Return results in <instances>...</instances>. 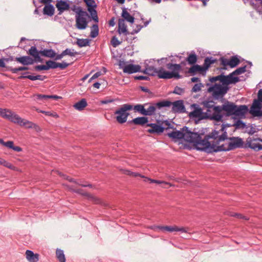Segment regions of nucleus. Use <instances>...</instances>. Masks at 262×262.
I'll return each mask as SVG.
<instances>
[{
  "mask_svg": "<svg viewBox=\"0 0 262 262\" xmlns=\"http://www.w3.org/2000/svg\"><path fill=\"white\" fill-rule=\"evenodd\" d=\"M194 118L196 123L198 121L203 119H210L214 121L216 126L213 136L216 137L218 141H224L227 139L226 128L234 127L236 129H244L247 128L245 123L241 118H246V116H189Z\"/></svg>",
  "mask_w": 262,
  "mask_h": 262,
  "instance_id": "nucleus-1",
  "label": "nucleus"
},
{
  "mask_svg": "<svg viewBox=\"0 0 262 262\" xmlns=\"http://www.w3.org/2000/svg\"><path fill=\"white\" fill-rule=\"evenodd\" d=\"M167 136L173 142L183 140L193 143L198 150L205 151L206 136L202 139L201 135L191 131L187 126H184L180 130H174L167 134Z\"/></svg>",
  "mask_w": 262,
  "mask_h": 262,
  "instance_id": "nucleus-2",
  "label": "nucleus"
},
{
  "mask_svg": "<svg viewBox=\"0 0 262 262\" xmlns=\"http://www.w3.org/2000/svg\"><path fill=\"white\" fill-rule=\"evenodd\" d=\"M214 130L206 136L205 152L211 153L220 151H229L237 148H244V143L239 137H231L229 139L227 146L224 145H219L221 141H218L215 136H213Z\"/></svg>",
  "mask_w": 262,
  "mask_h": 262,
  "instance_id": "nucleus-3",
  "label": "nucleus"
},
{
  "mask_svg": "<svg viewBox=\"0 0 262 262\" xmlns=\"http://www.w3.org/2000/svg\"><path fill=\"white\" fill-rule=\"evenodd\" d=\"M170 103L168 101H161L150 104L147 109H145L144 107L147 105V103L144 105L138 104L135 105L128 103L124 104L115 112V115H129L126 113V111L132 110H133L135 113H138L141 115H155V112L156 109L160 110L162 107L169 106Z\"/></svg>",
  "mask_w": 262,
  "mask_h": 262,
  "instance_id": "nucleus-4",
  "label": "nucleus"
},
{
  "mask_svg": "<svg viewBox=\"0 0 262 262\" xmlns=\"http://www.w3.org/2000/svg\"><path fill=\"white\" fill-rule=\"evenodd\" d=\"M183 62L181 64H177L173 63H167L166 65V68L171 72L167 71L163 68H160L159 72L158 77L161 79H169L172 78L180 79L182 76L180 75V72L182 69L181 64H184Z\"/></svg>",
  "mask_w": 262,
  "mask_h": 262,
  "instance_id": "nucleus-5",
  "label": "nucleus"
},
{
  "mask_svg": "<svg viewBox=\"0 0 262 262\" xmlns=\"http://www.w3.org/2000/svg\"><path fill=\"white\" fill-rule=\"evenodd\" d=\"M229 90L228 86L215 83L208 89V92L212 93V95L215 99H219L223 98Z\"/></svg>",
  "mask_w": 262,
  "mask_h": 262,
  "instance_id": "nucleus-6",
  "label": "nucleus"
},
{
  "mask_svg": "<svg viewBox=\"0 0 262 262\" xmlns=\"http://www.w3.org/2000/svg\"><path fill=\"white\" fill-rule=\"evenodd\" d=\"M86 15H88L87 13L79 8V12L76 16V26L77 29L83 30L86 28L88 22L84 17Z\"/></svg>",
  "mask_w": 262,
  "mask_h": 262,
  "instance_id": "nucleus-7",
  "label": "nucleus"
},
{
  "mask_svg": "<svg viewBox=\"0 0 262 262\" xmlns=\"http://www.w3.org/2000/svg\"><path fill=\"white\" fill-rule=\"evenodd\" d=\"M261 140L260 138L249 137L246 140L244 148H250L255 151H259L262 149V145L259 143V141H260Z\"/></svg>",
  "mask_w": 262,
  "mask_h": 262,
  "instance_id": "nucleus-8",
  "label": "nucleus"
},
{
  "mask_svg": "<svg viewBox=\"0 0 262 262\" xmlns=\"http://www.w3.org/2000/svg\"><path fill=\"white\" fill-rule=\"evenodd\" d=\"M120 69H122L124 73L133 74L138 72H141V67L139 65L129 64L126 65L124 61H120Z\"/></svg>",
  "mask_w": 262,
  "mask_h": 262,
  "instance_id": "nucleus-9",
  "label": "nucleus"
},
{
  "mask_svg": "<svg viewBox=\"0 0 262 262\" xmlns=\"http://www.w3.org/2000/svg\"><path fill=\"white\" fill-rule=\"evenodd\" d=\"M221 82L222 85H227L232 84L236 83L239 81L240 79L238 77H234L232 73H230L228 75L225 76L223 73L221 74Z\"/></svg>",
  "mask_w": 262,
  "mask_h": 262,
  "instance_id": "nucleus-10",
  "label": "nucleus"
},
{
  "mask_svg": "<svg viewBox=\"0 0 262 262\" xmlns=\"http://www.w3.org/2000/svg\"><path fill=\"white\" fill-rule=\"evenodd\" d=\"M168 101V100H167ZM169 106H167V107H169L171 104L172 105V111L174 113H187V112L185 111V106L184 105V101L182 100H179L174 101L173 102H171ZM165 106L162 107L160 109H161L162 107H165Z\"/></svg>",
  "mask_w": 262,
  "mask_h": 262,
  "instance_id": "nucleus-11",
  "label": "nucleus"
},
{
  "mask_svg": "<svg viewBox=\"0 0 262 262\" xmlns=\"http://www.w3.org/2000/svg\"><path fill=\"white\" fill-rule=\"evenodd\" d=\"M3 117L15 124H17L20 126H23L26 127L27 122L28 120L23 119L19 116H2Z\"/></svg>",
  "mask_w": 262,
  "mask_h": 262,
  "instance_id": "nucleus-12",
  "label": "nucleus"
},
{
  "mask_svg": "<svg viewBox=\"0 0 262 262\" xmlns=\"http://www.w3.org/2000/svg\"><path fill=\"white\" fill-rule=\"evenodd\" d=\"M249 113L250 115H262V102L254 99Z\"/></svg>",
  "mask_w": 262,
  "mask_h": 262,
  "instance_id": "nucleus-13",
  "label": "nucleus"
},
{
  "mask_svg": "<svg viewBox=\"0 0 262 262\" xmlns=\"http://www.w3.org/2000/svg\"><path fill=\"white\" fill-rule=\"evenodd\" d=\"M146 126L150 128L147 129V132L150 134H160L163 133L165 127L156 123H147Z\"/></svg>",
  "mask_w": 262,
  "mask_h": 262,
  "instance_id": "nucleus-14",
  "label": "nucleus"
},
{
  "mask_svg": "<svg viewBox=\"0 0 262 262\" xmlns=\"http://www.w3.org/2000/svg\"><path fill=\"white\" fill-rule=\"evenodd\" d=\"M59 98H60V97L57 95H46L42 94H36L34 95V100L39 103H46L50 99L57 100Z\"/></svg>",
  "mask_w": 262,
  "mask_h": 262,
  "instance_id": "nucleus-15",
  "label": "nucleus"
},
{
  "mask_svg": "<svg viewBox=\"0 0 262 262\" xmlns=\"http://www.w3.org/2000/svg\"><path fill=\"white\" fill-rule=\"evenodd\" d=\"M236 105L231 102L226 100L222 105L223 111L226 112V115H232L235 113Z\"/></svg>",
  "mask_w": 262,
  "mask_h": 262,
  "instance_id": "nucleus-16",
  "label": "nucleus"
},
{
  "mask_svg": "<svg viewBox=\"0 0 262 262\" xmlns=\"http://www.w3.org/2000/svg\"><path fill=\"white\" fill-rule=\"evenodd\" d=\"M56 7L59 11L58 15H61L64 11L69 9L70 5L67 2L64 0H57Z\"/></svg>",
  "mask_w": 262,
  "mask_h": 262,
  "instance_id": "nucleus-17",
  "label": "nucleus"
},
{
  "mask_svg": "<svg viewBox=\"0 0 262 262\" xmlns=\"http://www.w3.org/2000/svg\"><path fill=\"white\" fill-rule=\"evenodd\" d=\"M28 54L34 57V61L42 62V59L40 57V51H38L35 46H32L28 51Z\"/></svg>",
  "mask_w": 262,
  "mask_h": 262,
  "instance_id": "nucleus-18",
  "label": "nucleus"
},
{
  "mask_svg": "<svg viewBox=\"0 0 262 262\" xmlns=\"http://www.w3.org/2000/svg\"><path fill=\"white\" fill-rule=\"evenodd\" d=\"M190 112L188 115H210L207 113H204L200 106L196 103H193L190 106Z\"/></svg>",
  "mask_w": 262,
  "mask_h": 262,
  "instance_id": "nucleus-19",
  "label": "nucleus"
},
{
  "mask_svg": "<svg viewBox=\"0 0 262 262\" xmlns=\"http://www.w3.org/2000/svg\"><path fill=\"white\" fill-rule=\"evenodd\" d=\"M15 61H16L24 66L32 64L34 62V60L29 56H24L19 57H16Z\"/></svg>",
  "mask_w": 262,
  "mask_h": 262,
  "instance_id": "nucleus-20",
  "label": "nucleus"
},
{
  "mask_svg": "<svg viewBox=\"0 0 262 262\" xmlns=\"http://www.w3.org/2000/svg\"><path fill=\"white\" fill-rule=\"evenodd\" d=\"M159 71L160 69L157 70L154 67L150 66L148 64H146L145 69L143 71H141V72L148 75L155 76L157 75L158 76Z\"/></svg>",
  "mask_w": 262,
  "mask_h": 262,
  "instance_id": "nucleus-21",
  "label": "nucleus"
},
{
  "mask_svg": "<svg viewBox=\"0 0 262 262\" xmlns=\"http://www.w3.org/2000/svg\"><path fill=\"white\" fill-rule=\"evenodd\" d=\"M39 254L34 253V252L29 250L26 251V257L29 262H38L39 260Z\"/></svg>",
  "mask_w": 262,
  "mask_h": 262,
  "instance_id": "nucleus-22",
  "label": "nucleus"
},
{
  "mask_svg": "<svg viewBox=\"0 0 262 262\" xmlns=\"http://www.w3.org/2000/svg\"><path fill=\"white\" fill-rule=\"evenodd\" d=\"M248 112H249V110L246 105H236L235 113L232 115H246Z\"/></svg>",
  "mask_w": 262,
  "mask_h": 262,
  "instance_id": "nucleus-23",
  "label": "nucleus"
},
{
  "mask_svg": "<svg viewBox=\"0 0 262 262\" xmlns=\"http://www.w3.org/2000/svg\"><path fill=\"white\" fill-rule=\"evenodd\" d=\"M28 73H29L26 72V73H23V75L19 76L18 77V78L19 79L27 78L31 80L34 81L36 80H43L45 79V78L46 77L45 76H42L41 75H36V76L26 75V74Z\"/></svg>",
  "mask_w": 262,
  "mask_h": 262,
  "instance_id": "nucleus-24",
  "label": "nucleus"
},
{
  "mask_svg": "<svg viewBox=\"0 0 262 262\" xmlns=\"http://www.w3.org/2000/svg\"><path fill=\"white\" fill-rule=\"evenodd\" d=\"M118 33L120 34L123 33L126 35L129 34V32L126 29V26L124 24V19L122 18L118 19Z\"/></svg>",
  "mask_w": 262,
  "mask_h": 262,
  "instance_id": "nucleus-25",
  "label": "nucleus"
},
{
  "mask_svg": "<svg viewBox=\"0 0 262 262\" xmlns=\"http://www.w3.org/2000/svg\"><path fill=\"white\" fill-rule=\"evenodd\" d=\"M122 9L121 16L123 18L124 20H125L129 23H133L135 20L134 17L130 15L126 8L122 7Z\"/></svg>",
  "mask_w": 262,
  "mask_h": 262,
  "instance_id": "nucleus-26",
  "label": "nucleus"
},
{
  "mask_svg": "<svg viewBox=\"0 0 262 262\" xmlns=\"http://www.w3.org/2000/svg\"><path fill=\"white\" fill-rule=\"evenodd\" d=\"M216 60L213 59L212 57H207L204 60V62L202 68L205 72L210 67L211 64H213L216 62Z\"/></svg>",
  "mask_w": 262,
  "mask_h": 262,
  "instance_id": "nucleus-27",
  "label": "nucleus"
},
{
  "mask_svg": "<svg viewBox=\"0 0 262 262\" xmlns=\"http://www.w3.org/2000/svg\"><path fill=\"white\" fill-rule=\"evenodd\" d=\"M40 55L49 58H54L56 55L55 51L53 49H44L40 51Z\"/></svg>",
  "mask_w": 262,
  "mask_h": 262,
  "instance_id": "nucleus-28",
  "label": "nucleus"
},
{
  "mask_svg": "<svg viewBox=\"0 0 262 262\" xmlns=\"http://www.w3.org/2000/svg\"><path fill=\"white\" fill-rule=\"evenodd\" d=\"M55 9L52 4H48L46 5L43 9V13L44 14L51 16L54 13Z\"/></svg>",
  "mask_w": 262,
  "mask_h": 262,
  "instance_id": "nucleus-29",
  "label": "nucleus"
},
{
  "mask_svg": "<svg viewBox=\"0 0 262 262\" xmlns=\"http://www.w3.org/2000/svg\"><path fill=\"white\" fill-rule=\"evenodd\" d=\"M87 105V102L85 99H82L74 105L75 109L81 111Z\"/></svg>",
  "mask_w": 262,
  "mask_h": 262,
  "instance_id": "nucleus-30",
  "label": "nucleus"
},
{
  "mask_svg": "<svg viewBox=\"0 0 262 262\" xmlns=\"http://www.w3.org/2000/svg\"><path fill=\"white\" fill-rule=\"evenodd\" d=\"M196 72H204L202 67L195 64L192 66L188 70V73L191 74L192 75L195 74Z\"/></svg>",
  "mask_w": 262,
  "mask_h": 262,
  "instance_id": "nucleus-31",
  "label": "nucleus"
},
{
  "mask_svg": "<svg viewBox=\"0 0 262 262\" xmlns=\"http://www.w3.org/2000/svg\"><path fill=\"white\" fill-rule=\"evenodd\" d=\"M132 121L135 124L144 125L148 122V118L145 117H140L134 119Z\"/></svg>",
  "mask_w": 262,
  "mask_h": 262,
  "instance_id": "nucleus-32",
  "label": "nucleus"
},
{
  "mask_svg": "<svg viewBox=\"0 0 262 262\" xmlns=\"http://www.w3.org/2000/svg\"><path fill=\"white\" fill-rule=\"evenodd\" d=\"M90 40L89 39H80L77 40L76 43L80 48L88 46L90 45Z\"/></svg>",
  "mask_w": 262,
  "mask_h": 262,
  "instance_id": "nucleus-33",
  "label": "nucleus"
},
{
  "mask_svg": "<svg viewBox=\"0 0 262 262\" xmlns=\"http://www.w3.org/2000/svg\"><path fill=\"white\" fill-rule=\"evenodd\" d=\"M99 33V28L97 24L93 25L91 28V31L90 33V36L94 38L96 37Z\"/></svg>",
  "mask_w": 262,
  "mask_h": 262,
  "instance_id": "nucleus-34",
  "label": "nucleus"
},
{
  "mask_svg": "<svg viewBox=\"0 0 262 262\" xmlns=\"http://www.w3.org/2000/svg\"><path fill=\"white\" fill-rule=\"evenodd\" d=\"M239 63V60L236 56H233L229 61V66L233 68Z\"/></svg>",
  "mask_w": 262,
  "mask_h": 262,
  "instance_id": "nucleus-35",
  "label": "nucleus"
},
{
  "mask_svg": "<svg viewBox=\"0 0 262 262\" xmlns=\"http://www.w3.org/2000/svg\"><path fill=\"white\" fill-rule=\"evenodd\" d=\"M56 256L60 262H66V258L63 250L57 249L56 250Z\"/></svg>",
  "mask_w": 262,
  "mask_h": 262,
  "instance_id": "nucleus-36",
  "label": "nucleus"
},
{
  "mask_svg": "<svg viewBox=\"0 0 262 262\" xmlns=\"http://www.w3.org/2000/svg\"><path fill=\"white\" fill-rule=\"evenodd\" d=\"M209 109H212L213 111V113L212 115H221L220 113L223 111V108H222V105L220 106H211L209 107Z\"/></svg>",
  "mask_w": 262,
  "mask_h": 262,
  "instance_id": "nucleus-37",
  "label": "nucleus"
},
{
  "mask_svg": "<svg viewBox=\"0 0 262 262\" xmlns=\"http://www.w3.org/2000/svg\"><path fill=\"white\" fill-rule=\"evenodd\" d=\"M29 69V68L27 67H19L18 68H12V67H8V70L11 72L12 73L15 74L18 71H25V70H28Z\"/></svg>",
  "mask_w": 262,
  "mask_h": 262,
  "instance_id": "nucleus-38",
  "label": "nucleus"
},
{
  "mask_svg": "<svg viewBox=\"0 0 262 262\" xmlns=\"http://www.w3.org/2000/svg\"><path fill=\"white\" fill-rule=\"evenodd\" d=\"M156 228L161 229V230H164L168 232H173V231H177V226H157L156 227Z\"/></svg>",
  "mask_w": 262,
  "mask_h": 262,
  "instance_id": "nucleus-39",
  "label": "nucleus"
},
{
  "mask_svg": "<svg viewBox=\"0 0 262 262\" xmlns=\"http://www.w3.org/2000/svg\"><path fill=\"white\" fill-rule=\"evenodd\" d=\"M188 63L194 64L197 61V56L195 53L190 54L186 59Z\"/></svg>",
  "mask_w": 262,
  "mask_h": 262,
  "instance_id": "nucleus-40",
  "label": "nucleus"
},
{
  "mask_svg": "<svg viewBox=\"0 0 262 262\" xmlns=\"http://www.w3.org/2000/svg\"><path fill=\"white\" fill-rule=\"evenodd\" d=\"M64 56L69 55L71 57L75 56L78 54V53L74 51V49H66L65 50L62 51Z\"/></svg>",
  "mask_w": 262,
  "mask_h": 262,
  "instance_id": "nucleus-41",
  "label": "nucleus"
},
{
  "mask_svg": "<svg viewBox=\"0 0 262 262\" xmlns=\"http://www.w3.org/2000/svg\"><path fill=\"white\" fill-rule=\"evenodd\" d=\"M27 126L26 128H34L37 132H39L41 131V129L39 126L37 124L33 123L31 121H28L27 122Z\"/></svg>",
  "mask_w": 262,
  "mask_h": 262,
  "instance_id": "nucleus-42",
  "label": "nucleus"
},
{
  "mask_svg": "<svg viewBox=\"0 0 262 262\" xmlns=\"http://www.w3.org/2000/svg\"><path fill=\"white\" fill-rule=\"evenodd\" d=\"M160 61H161L164 62H168V63H176V62H177L176 58L173 56H169L168 57L162 58L160 60H158V62H159Z\"/></svg>",
  "mask_w": 262,
  "mask_h": 262,
  "instance_id": "nucleus-43",
  "label": "nucleus"
},
{
  "mask_svg": "<svg viewBox=\"0 0 262 262\" xmlns=\"http://www.w3.org/2000/svg\"><path fill=\"white\" fill-rule=\"evenodd\" d=\"M246 67H247V66H246V65L243 67H239V68L236 69L234 71H233L231 73L233 76L234 75H240V74H243L246 71Z\"/></svg>",
  "mask_w": 262,
  "mask_h": 262,
  "instance_id": "nucleus-44",
  "label": "nucleus"
},
{
  "mask_svg": "<svg viewBox=\"0 0 262 262\" xmlns=\"http://www.w3.org/2000/svg\"><path fill=\"white\" fill-rule=\"evenodd\" d=\"M8 148L12 149L13 150L17 152L22 151V148L19 146H14V143L13 141H10L9 144H7Z\"/></svg>",
  "mask_w": 262,
  "mask_h": 262,
  "instance_id": "nucleus-45",
  "label": "nucleus"
},
{
  "mask_svg": "<svg viewBox=\"0 0 262 262\" xmlns=\"http://www.w3.org/2000/svg\"><path fill=\"white\" fill-rule=\"evenodd\" d=\"M46 64L48 67V69H54L57 68V62L53 60H48L46 61Z\"/></svg>",
  "mask_w": 262,
  "mask_h": 262,
  "instance_id": "nucleus-46",
  "label": "nucleus"
},
{
  "mask_svg": "<svg viewBox=\"0 0 262 262\" xmlns=\"http://www.w3.org/2000/svg\"><path fill=\"white\" fill-rule=\"evenodd\" d=\"M203 84L200 82L199 83H196L194 85L193 88H192L191 92L196 93L201 91V88L203 87Z\"/></svg>",
  "mask_w": 262,
  "mask_h": 262,
  "instance_id": "nucleus-47",
  "label": "nucleus"
},
{
  "mask_svg": "<svg viewBox=\"0 0 262 262\" xmlns=\"http://www.w3.org/2000/svg\"><path fill=\"white\" fill-rule=\"evenodd\" d=\"M147 180H148V181H149V182L150 183H156V184H166V185H168L170 186H172V185L171 184H170V183H169L168 182H166L162 181L154 180V179H148Z\"/></svg>",
  "mask_w": 262,
  "mask_h": 262,
  "instance_id": "nucleus-48",
  "label": "nucleus"
},
{
  "mask_svg": "<svg viewBox=\"0 0 262 262\" xmlns=\"http://www.w3.org/2000/svg\"><path fill=\"white\" fill-rule=\"evenodd\" d=\"M121 43V41L118 40V38L115 36H113L111 39V44L113 47L116 48Z\"/></svg>",
  "mask_w": 262,
  "mask_h": 262,
  "instance_id": "nucleus-49",
  "label": "nucleus"
},
{
  "mask_svg": "<svg viewBox=\"0 0 262 262\" xmlns=\"http://www.w3.org/2000/svg\"><path fill=\"white\" fill-rule=\"evenodd\" d=\"M0 115H15L9 109L0 108Z\"/></svg>",
  "mask_w": 262,
  "mask_h": 262,
  "instance_id": "nucleus-50",
  "label": "nucleus"
},
{
  "mask_svg": "<svg viewBox=\"0 0 262 262\" xmlns=\"http://www.w3.org/2000/svg\"><path fill=\"white\" fill-rule=\"evenodd\" d=\"M127 116H117L116 120L118 122L123 123L126 121Z\"/></svg>",
  "mask_w": 262,
  "mask_h": 262,
  "instance_id": "nucleus-51",
  "label": "nucleus"
},
{
  "mask_svg": "<svg viewBox=\"0 0 262 262\" xmlns=\"http://www.w3.org/2000/svg\"><path fill=\"white\" fill-rule=\"evenodd\" d=\"M83 1L85 3L88 8L97 7L94 0H83Z\"/></svg>",
  "mask_w": 262,
  "mask_h": 262,
  "instance_id": "nucleus-52",
  "label": "nucleus"
},
{
  "mask_svg": "<svg viewBox=\"0 0 262 262\" xmlns=\"http://www.w3.org/2000/svg\"><path fill=\"white\" fill-rule=\"evenodd\" d=\"M184 92V90L183 88L179 87L178 86L174 88L173 93L178 95H182Z\"/></svg>",
  "mask_w": 262,
  "mask_h": 262,
  "instance_id": "nucleus-53",
  "label": "nucleus"
},
{
  "mask_svg": "<svg viewBox=\"0 0 262 262\" xmlns=\"http://www.w3.org/2000/svg\"><path fill=\"white\" fill-rule=\"evenodd\" d=\"M229 215L231 216H234L239 219H244L245 220H248L246 217L239 213L230 212Z\"/></svg>",
  "mask_w": 262,
  "mask_h": 262,
  "instance_id": "nucleus-54",
  "label": "nucleus"
},
{
  "mask_svg": "<svg viewBox=\"0 0 262 262\" xmlns=\"http://www.w3.org/2000/svg\"><path fill=\"white\" fill-rule=\"evenodd\" d=\"M36 71L48 70L47 64L46 65H38L34 68Z\"/></svg>",
  "mask_w": 262,
  "mask_h": 262,
  "instance_id": "nucleus-55",
  "label": "nucleus"
},
{
  "mask_svg": "<svg viewBox=\"0 0 262 262\" xmlns=\"http://www.w3.org/2000/svg\"><path fill=\"white\" fill-rule=\"evenodd\" d=\"M69 63L65 62H63L62 63L57 62V68H59L61 70H64L67 68L69 66Z\"/></svg>",
  "mask_w": 262,
  "mask_h": 262,
  "instance_id": "nucleus-56",
  "label": "nucleus"
},
{
  "mask_svg": "<svg viewBox=\"0 0 262 262\" xmlns=\"http://www.w3.org/2000/svg\"><path fill=\"white\" fill-rule=\"evenodd\" d=\"M96 7H92L91 8H88V11L89 12L91 16L95 15L97 13V11L95 9Z\"/></svg>",
  "mask_w": 262,
  "mask_h": 262,
  "instance_id": "nucleus-57",
  "label": "nucleus"
},
{
  "mask_svg": "<svg viewBox=\"0 0 262 262\" xmlns=\"http://www.w3.org/2000/svg\"><path fill=\"white\" fill-rule=\"evenodd\" d=\"M221 75H219L217 76L212 77L209 78V81L211 82H214L218 80L221 81Z\"/></svg>",
  "mask_w": 262,
  "mask_h": 262,
  "instance_id": "nucleus-58",
  "label": "nucleus"
},
{
  "mask_svg": "<svg viewBox=\"0 0 262 262\" xmlns=\"http://www.w3.org/2000/svg\"><path fill=\"white\" fill-rule=\"evenodd\" d=\"M143 27V26H141V25H137V27H136V28L135 29H134L131 33L130 34L133 35V34H136V33H138L140 30Z\"/></svg>",
  "mask_w": 262,
  "mask_h": 262,
  "instance_id": "nucleus-59",
  "label": "nucleus"
},
{
  "mask_svg": "<svg viewBox=\"0 0 262 262\" xmlns=\"http://www.w3.org/2000/svg\"><path fill=\"white\" fill-rule=\"evenodd\" d=\"M2 165H3L6 167H8L9 168L12 169L13 167V165L9 162H8L6 160L4 159L3 161V163L2 164Z\"/></svg>",
  "mask_w": 262,
  "mask_h": 262,
  "instance_id": "nucleus-60",
  "label": "nucleus"
},
{
  "mask_svg": "<svg viewBox=\"0 0 262 262\" xmlns=\"http://www.w3.org/2000/svg\"><path fill=\"white\" fill-rule=\"evenodd\" d=\"M101 75V73L100 72H96V73H95L93 76L92 77L89 79V82H91L92 80L94 79H96L97 78H98L99 76H100Z\"/></svg>",
  "mask_w": 262,
  "mask_h": 262,
  "instance_id": "nucleus-61",
  "label": "nucleus"
},
{
  "mask_svg": "<svg viewBox=\"0 0 262 262\" xmlns=\"http://www.w3.org/2000/svg\"><path fill=\"white\" fill-rule=\"evenodd\" d=\"M136 79L140 80H148L149 79V78L147 76H138L135 77Z\"/></svg>",
  "mask_w": 262,
  "mask_h": 262,
  "instance_id": "nucleus-62",
  "label": "nucleus"
},
{
  "mask_svg": "<svg viewBox=\"0 0 262 262\" xmlns=\"http://www.w3.org/2000/svg\"><path fill=\"white\" fill-rule=\"evenodd\" d=\"M220 60L221 61V63L224 66H226L227 65L229 66V61H228L226 58L224 57H221L220 58Z\"/></svg>",
  "mask_w": 262,
  "mask_h": 262,
  "instance_id": "nucleus-63",
  "label": "nucleus"
},
{
  "mask_svg": "<svg viewBox=\"0 0 262 262\" xmlns=\"http://www.w3.org/2000/svg\"><path fill=\"white\" fill-rule=\"evenodd\" d=\"M255 99L262 102V89H260L258 91V95H257V99Z\"/></svg>",
  "mask_w": 262,
  "mask_h": 262,
  "instance_id": "nucleus-64",
  "label": "nucleus"
}]
</instances>
